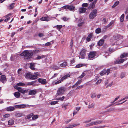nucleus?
<instances>
[{"instance_id": "1", "label": "nucleus", "mask_w": 128, "mask_h": 128, "mask_svg": "<svg viewBox=\"0 0 128 128\" xmlns=\"http://www.w3.org/2000/svg\"><path fill=\"white\" fill-rule=\"evenodd\" d=\"M34 51L31 50L29 52L28 50L25 51L20 55L21 56H24V59L28 60L31 58L34 54Z\"/></svg>"}, {"instance_id": "2", "label": "nucleus", "mask_w": 128, "mask_h": 128, "mask_svg": "<svg viewBox=\"0 0 128 128\" xmlns=\"http://www.w3.org/2000/svg\"><path fill=\"white\" fill-rule=\"evenodd\" d=\"M70 75L69 74H66L60 80L56 82H52V84L53 85H57L60 84L63 82L64 80L67 79L68 77H70Z\"/></svg>"}, {"instance_id": "3", "label": "nucleus", "mask_w": 128, "mask_h": 128, "mask_svg": "<svg viewBox=\"0 0 128 128\" xmlns=\"http://www.w3.org/2000/svg\"><path fill=\"white\" fill-rule=\"evenodd\" d=\"M97 10H94L90 13L89 16V18L90 19H93L97 16Z\"/></svg>"}, {"instance_id": "4", "label": "nucleus", "mask_w": 128, "mask_h": 128, "mask_svg": "<svg viewBox=\"0 0 128 128\" xmlns=\"http://www.w3.org/2000/svg\"><path fill=\"white\" fill-rule=\"evenodd\" d=\"M66 90V88L64 87H61L59 88L58 90L56 95L58 96L62 95L64 93Z\"/></svg>"}, {"instance_id": "5", "label": "nucleus", "mask_w": 128, "mask_h": 128, "mask_svg": "<svg viewBox=\"0 0 128 128\" xmlns=\"http://www.w3.org/2000/svg\"><path fill=\"white\" fill-rule=\"evenodd\" d=\"M17 86L16 87V89L21 94H24L27 93L28 92V90H24L21 88H17Z\"/></svg>"}, {"instance_id": "6", "label": "nucleus", "mask_w": 128, "mask_h": 128, "mask_svg": "<svg viewBox=\"0 0 128 128\" xmlns=\"http://www.w3.org/2000/svg\"><path fill=\"white\" fill-rule=\"evenodd\" d=\"M63 8L65 9L67 8L71 11H74L75 7L72 6L67 5L64 6Z\"/></svg>"}, {"instance_id": "7", "label": "nucleus", "mask_w": 128, "mask_h": 128, "mask_svg": "<svg viewBox=\"0 0 128 128\" xmlns=\"http://www.w3.org/2000/svg\"><path fill=\"white\" fill-rule=\"evenodd\" d=\"M125 61L124 59L122 58H121L120 57L117 59L115 63L116 64H121L123 62Z\"/></svg>"}, {"instance_id": "8", "label": "nucleus", "mask_w": 128, "mask_h": 128, "mask_svg": "<svg viewBox=\"0 0 128 128\" xmlns=\"http://www.w3.org/2000/svg\"><path fill=\"white\" fill-rule=\"evenodd\" d=\"M85 55V50H82L80 53L79 58H84Z\"/></svg>"}, {"instance_id": "9", "label": "nucleus", "mask_w": 128, "mask_h": 128, "mask_svg": "<svg viewBox=\"0 0 128 128\" xmlns=\"http://www.w3.org/2000/svg\"><path fill=\"white\" fill-rule=\"evenodd\" d=\"M78 27L82 26L84 24V21L83 20L82 18H80L78 20Z\"/></svg>"}, {"instance_id": "10", "label": "nucleus", "mask_w": 128, "mask_h": 128, "mask_svg": "<svg viewBox=\"0 0 128 128\" xmlns=\"http://www.w3.org/2000/svg\"><path fill=\"white\" fill-rule=\"evenodd\" d=\"M39 82L41 83L42 84L45 85L47 84L46 80L44 79L39 78L38 79Z\"/></svg>"}, {"instance_id": "11", "label": "nucleus", "mask_w": 128, "mask_h": 128, "mask_svg": "<svg viewBox=\"0 0 128 128\" xmlns=\"http://www.w3.org/2000/svg\"><path fill=\"white\" fill-rule=\"evenodd\" d=\"M34 74V75L32 74L31 80H34L38 78V73L37 72L35 73Z\"/></svg>"}, {"instance_id": "12", "label": "nucleus", "mask_w": 128, "mask_h": 128, "mask_svg": "<svg viewBox=\"0 0 128 128\" xmlns=\"http://www.w3.org/2000/svg\"><path fill=\"white\" fill-rule=\"evenodd\" d=\"M97 0H95L92 3L90 4V6L89 7V8L90 9L91 8L93 9L94 8L95 5L96 3Z\"/></svg>"}, {"instance_id": "13", "label": "nucleus", "mask_w": 128, "mask_h": 128, "mask_svg": "<svg viewBox=\"0 0 128 128\" xmlns=\"http://www.w3.org/2000/svg\"><path fill=\"white\" fill-rule=\"evenodd\" d=\"M96 53L95 52H90L88 56L89 58H91L95 57Z\"/></svg>"}, {"instance_id": "14", "label": "nucleus", "mask_w": 128, "mask_h": 128, "mask_svg": "<svg viewBox=\"0 0 128 128\" xmlns=\"http://www.w3.org/2000/svg\"><path fill=\"white\" fill-rule=\"evenodd\" d=\"M0 81L3 83H4L6 81V78L5 76L2 75L1 76Z\"/></svg>"}, {"instance_id": "15", "label": "nucleus", "mask_w": 128, "mask_h": 128, "mask_svg": "<svg viewBox=\"0 0 128 128\" xmlns=\"http://www.w3.org/2000/svg\"><path fill=\"white\" fill-rule=\"evenodd\" d=\"M26 83H23L22 82H20L17 84L16 85L14 86V88H16V87L17 86V88H20V87H18L19 86H26Z\"/></svg>"}, {"instance_id": "16", "label": "nucleus", "mask_w": 128, "mask_h": 128, "mask_svg": "<svg viewBox=\"0 0 128 128\" xmlns=\"http://www.w3.org/2000/svg\"><path fill=\"white\" fill-rule=\"evenodd\" d=\"M50 20V18L48 16L43 17L40 19V20L42 21H48Z\"/></svg>"}, {"instance_id": "17", "label": "nucleus", "mask_w": 128, "mask_h": 128, "mask_svg": "<svg viewBox=\"0 0 128 128\" xmlns=\"http://www.w3.org/2000/svg\"><path fill=\"white\" fill-rule=\"evenodd\" d=\"M37 92L36 90H30L29 92V95H34Z\"/></svg>"}, {"instance_id": "18", "label": "nucleus", "mask_w": 128, "mask_h": 128, "mask_svg": "<svg viewBox=\"0 0 128 128\" xmlns=\"http://www.w3.org/2000/svg\"><path fill=\"white\" fill-rule=\"evenodd\" d=\"M86 9L83 7L80 8L79 9V12L81 14L84 13L86 10Z\"/></svg>"}, {"instance_id": "19", "label": "nucleus", "mask_w": 128, "mask_h": 128, "mask_svg": "<svg viewBox=\"0 0 128 128\" xmlns=\"http://www.w3.org/2000/svg\"><path fill=\"white\" fill-rule=\"evenodd\" d=\"M24 116V114L21 112H18L16 113L15 114V116L16 117L19 118Z\"/></svg>"}, {"instance_id": "20", "label": "nucleus", "mask_w": 128, "mask_h": 128, "mask_svg": "<svg viewBox=\"0 0 128 128\" xmlns=\"http://www.w3.org/2000/svg\"><path fill=\"white\" fill-rule=\"evenodd\" d=\"M104 40L103 39H101L98 43V45L99 46H102L104 43Z\"/></svg>"}, {"instance_id": "21", "label": "nucleus", "mask_w": 128, "mask_h": 128, "mask_svg": "<svg viewBox=\"0 0 128 128\" xmlns=\"http://www.w3.org/2000/svg\"><path fill=\"white\" fill-rule=\"evenodd\" d=\"M10 116V115L8 114H6L3 116V118L2 119V120H4L6 118H7Z\"/></svg>"}, {"instance_id": "22", "label": "nucleus", "mask_w": 128, "mask_h": 128, "mask_svg": "<svg viewBox=\"0 0 128 128\" xmlns=\"http://www.w3.org/2000/svg\"><path fill=\"white\" fill-rule=\"evenodd\" d=\"M15 109L14 107H10L6 108V110L8 111L12 112Z\"/></svg>"}, {"instance_id": "23", "label": "nucleus", "mask_w": 128, "mask_h": 128, "mask_svg": "<svg viewBox=\"0 0 128 128\" xmlns=\"http://www.w3.org/2000/svg\"><path fill=\"white\" fill-rule=\"evenodd\" d=\"M93 34H90L86 38V40L88 42L90 41L92 38Z\"/></svg>"}, {"instance_id": "24", "label": "nucleus", "mask_w": 128, "mask_h": 128, "mask_svg": "<svg viewBox=\"0 0 128 128\" xmlns=\"http://www.w3.org/2000/svg\"><path fill=\"white\" fill-rule=\"evenodd\" d=\"M128 57V53H124L121 55L120 58H123Z\"/></svg>"}, {"instance_id": "25", "label": "nucleus", "mask_w": 128, "mask_h": 128, "mask_svg": "<svg viewBox=\"0 0 128 128\" xmlns=\"http://www.w3.org/2000/svg\"><path fill=\"white\" fill-rule=\"evenodd\" d=\"M14 95L15 97L16 98H18L20 96V94L18 92H17L14 94Z\"/></svg>"}, {"instance_id": "26", "label": "nucleus", "mask_w": 128, "mask_h": 128, "mask_svg": "<svg viewBox=\"0 0 128 128\" xmlns=\"http://www.w3.org/2000/svg\"><path fill=\"white\" fill-rule=\"evenodd\" d=\"M14 121L12 120H10L8 122V124L9 125H12L14 124Z\"/></svg>"}, {"instance_id": "27", "label": "nucleus", "mask_w": 128, "mask_h": 128, "mask_svg": "<svg viewBox=\"0 0 128 128\" xmlns=\"http://www.w3.org/2000/svg\"><path fill=\"white\" fill-rule=\"evenodd\" d=\"M33 114L32 113L30 114L27 115L25 118V119L26 120H27L28 119H30L31 118V117L33 116Z\"/></svg>"}, {"instance_id": "28", "label": "nucleus", "mask_w": 128, "mask_h": 128, "mask_svg": "<svg viewBox=\"0 0 128 128\" xmlns=\"http://www.w3.org/2000/svg\"><path fill=\"white\" fill-rule=\"evenodd\" d=\"M44 56L43 55H41L40 56H38L36 58V59L37 60H40L42 58H45Z\"/></svg>"}, {"instance_id": "29", "label": "nucleus", "mask_w": 128, "mask_h": 128, "mask_svg": "<svg viewBox=\"0 0 128 128\" xmlns=\"http://www.w3.org/2000/svg\"><path fill=\"white\" fill-rule=\"evenodd\" d=\"M32 74L30 73L27 74L26 76V78H27L30 79L31 80V78L32 77Z\"/></svg>"}, {"instance_id": "30", "label": "nucleus", "mask_w": 128, "mask_h": 128, "mask_svg": "<svg viewBox=\"0 0 128 128\" xmlns=\"http://www.w3.org/2000/svg\"><path fill=\"white\" fill-rule=\"evenodd\" d=\"M86 74V72H83L82 74L78 78L79 79H82L84 77Z\"/></svg>"}, {"instance_id": "31", "label": "nucleus", "mask_w": 128, "mask_h": 128, "mask_svg": "<svg viewBox=\"0 0 128 128\" xmlns=\"http://www.w3.org/2000/svg\"><path fill=\"white\" fill-rule=\"evenodd\" d=\"M84 66H85L84 64H79L77 65L75 67L76 68H78L82 67Z\"/></svg>"}, {"instance_id": "32", "label": "nucleus", "mask_w": 128, "mask_h": 128, "mask_svg": "<svg viewBox=\"0 0 128 128\" xmlns=\"http://www.w3.org/2000/svg\"><path fill=\"white\" fill-rule=\"evenodd\" d=\"M18 108H25L26 105L24 104H22L18 105L17 106Z\"/></svg>"}, {"instance_id": "33", "label": "nucleus", "mask_w": 128, "mask_h": 128, "mask_svg": "<svg viewBox=\"0 0 128 128\" xmlns=\"http://www.w3.org/2000/svg\"><path fill=\"white\" fill-rule=\"evenodd\" d=\"M124 14H122L120 17V22H123L124 21Z\"/></svg>"}, {"instance_id": "34", "label": "nucleus", "mask_w": 128, "mask_h": 128, "mask_svg": "<svg viewBox=\"0 0 128 128\" xmlns=\"http://www.w3.org/2000/svg\"><path fill=\"white\" fill-rule=\"evenodd\" d=\"M60 66L61 67H64L67 66V64L66 62H64L60 65Z\"/></svg>"}, {"instance_id": "35", "label": "nucleus", "mask_w": 128, "mask_h": 128, "mask_svg": "<svg viewBox=\"0 0 128 128\" xmlns=\"http://www.w3.org/2000/svg\"><path fill=\"white\" fill-rule=\"evenodd\" d=\"M38 115H35L34 116L32 117V119L33 120H35L38 119Z\"/></svg>"}, {"instance_id": "36", "label": "nucleus", "mask_w": 128, "mask_h": 128, "mask_svg": "<svg viewBox=\"0 0 128 128\" xmlns=\"http://www.w3.org/2000/svg\"><path fill=\"white\" fill-rule=\"evenodd\" d=\"M56 28L59 31H60L61 29L63 27L62 25H57L56 26Z\"/></svg>"}, {"instance_id": "37", "label": "nucleus", "mask_w": 128, "mask_h": 128, "mask_svg": "<svg viewBox=\"0 0 128 128\" xmlns=\"http://www.w3.org/2000/svg\"><path fill=\"white\" fill-rule=\"evenodd\" d=\"M119 4V2L117 1L116 2L114 5L113 6H112V8H114L116 7V6H117Z\"/></svg>"}, {"instance_id": "38", "label": "nucleus", "mask_w": 128, "mask_h": 128, "mask_svg": "<svg viewBox=\"0 0 128 128\" xmlns=\"http://www.w3.org/2000/svg\"><path fill=\"white\" fill-rule=\"evenodd\" d=\"M101 31V30L100 28H98L96 30V32L98 34L100 33Z\"/></svg>"}, {"instance_id": "39", "label": "nucleus", "mask_w": 128, "mask_h": 128, "mask_svg": "<svg viewBox=\"0 0 128 128\" xmlns=\"http://www.w3.org/2000/svg\"><path fill=\"white\" fill-rule=\"evenodd\" d=\"M94 105L93 104L89 105L88 108L89 109L94 108Z\"/></svg>"}, {"instance_id": "40", "label": "nucleus", "mask_w": 128, "mask_h": 128, "mask_svg": "<svg viewBox=\"0 0 128 128\" xmlns=\"http://www.w3.org/2000/svg\"><path fill=\"white\" fill-rule=\"evenodd\" d=\"M15 58L16 56L14 55H12L10 58L11 60L12 61H14L15 60Z\"/></svg>"}, {"instance_id": "41", "label": "nucleus", "mask_w": 128, "mask_h": 128, "mask_svg": "<svg viewBox=\"0 0 128 128\" xmlns=\"http://www.w3.org/2000/svg\"><path fill=\"white\" fill-rule=\"evenodd\" d=\"M15 3H13L12 4V5L10 6L9 8L10 9H12L14 8V5Z\"/></svg>"}, {"instance_id": "42", "label": "nucleus", "mask_w": 128, "mask_h": 128, "mask_svg": "<svg viewBox=\"0 0 128 128\" xmlns=\"http://www.w3.org/2000/svg\"><path fill=\"white\" fill-rule=\"evenodd\" d=\"M80 124H74L73 125H71L70 126V128H73L74 127H75L78 126L80 125Z\"/></svg>"}, {"instance_id": "43", "label": "nucleus", "mask_w": 128, "mask_h": 128, "mask_svg": "<svg viewBox=\"0 0 128 128\" xmlns=\"http://www.w3.org/2000/svg\"><path fill=\"white\" fill-rule=\"evenodd\" d=\"M114 23V22H110L109 24H108L106 26V28H108L110 26H111L112 25V24Z\"/></svg>"}, {"instance_id": "44", "label": "nucleus", "mask_w": 128, "mask_h": 128, "mask_svg": "<svg viewBox=\"0 0 128 128\" xmlns=\"http://www.w3.org/2000/svg\"><path fill=\"white\" fill-rule=\"evenodd\" d=\"M96 125L97 124L96 122H92L91 124H89V126H91Z\"/></svg>"}, {"instance_id": "45", "label": "nucleus", "mask_w": 128, "mask_h": 128, "mask_svg": "<svg viewBox=\"0 0 128 128\" xmlns=\"http://www.w3.org/2000/svg\"><path fill=\"white\" fill-rule=\"evenodd\" d=\"M88 6V4L87 3H84L82 5V6L84 7H87Z\"/></svg>"}, {"instance_id": "46", "label": "nucleus", "mask_w": 128, "mask_h": 128, "mask_svg": "<svg viewBox=\"0 0 128 128\" xmlns=\"http://www.w3.org/2000/svg\"><path fill=\"white\" fill-rule=\"evenodd\" d=\"M102 122V120H98L96 121V122L97 125L101 123Z\"/></svg>"}, {"instance_id": "47", "label": "nucleus", "mask_w": 128, "mask_h": 128, "mask_svg": "<svg viewBox=\"0 0 128 128\" xmlns=\"http://www.w3.org/2000/svg\"><path fill=\"white\" fill-rule=\"evenodd\" d=\"M58 103L57 101H54L50 103V104L52 105H54L56 104H57Z\"/></svg>"}, {"instance_id": "48", "label": "nucleus", "mask_w": 128, "mask_h": 128, "mask_svg": "<svg viewBox=\"0 0 128 128\" xmlns=\"http://www.w3.org/2000/svg\"><path fill=\"white\" fill-rule=\"evenodd\" d=\"M120 96H119L117 98H116L114 100V101L113 102H111V103H112V105H113L114 104H113L118 99V98H120Z\"/></svg>"}, {"instance_id": "49", "label": "nucleus", "mask_w": 128, "mask_h": 128, "mask_svg": "<svg viewBox=\"0 0 128 128\" xmlns=\"http://www.w3.org/2000/svg\"><path fill=\"white\" fill-rule=\"evenodd\" d=\"M110 70L109 69H108L106 71H105L106 72V74L108 75L110 73Z\"/></svg>"}, {"instance_id": "50", "label": "nucleus", "mask_w": 128, "mask_h": 128, "mask_svg": "<svg viewBox=\"0 0 128 128\" xmlns=\"http://www.w3.org/2000/svg\"><path fill=\"white\" fill-rule=\"evenodd\" d=\"M82 82V80H78L76 84L75 85H76L77 86L79 84H80Z\"/></svg>"}, {"instance_id": "51", "label": "nucleus", "mask_w": 128, "mask_h": 128, "mask_svg": "<svg viewBox=\"0 0 128 128\" xmlns=\"http://www.w3.org/2000/svg\"><path fill=\"white\" fill-rule=\"evenodd\" d=\"M100 76H103L104 74H106V72H105V71H103L102 72H101L100 73Z\"/></svg>"}, {"instance_id": "52", "label": "nucleus", "mask_w": 128, "mask_h": 128, "mask_svg": "<svg viewBox=\"0 0 128 128\" xmlns=\"http://www.w3.org/2000/svg\"><path fill=\"white\" fill-rule=\"evenodd\" d=\"M64 98L65 97L64 96H63L62 98H60L58 99H57V100H60L61 101H63Z\"/></svg>"}, {"instance_id": "53", "label": "nucleus", "mask_w": 128, "mask_h": 128, "mask_svg": "<svg viewBox=\"0 0 128 128\" xmlns=\"http://www.w3.org/2000/svg\"><path fill=\"white\" fill-rule=\"evenodd\" d=\"M62 19L64 21H66L69 20V18H68L64 17L62 18Z\"/></svg>"}, {"instance_id": "54", "label": "nucleus", "mask_w": 128, "mask_h": 128, "mask_svg": "<svg viewBox=\"0 0 128 128\" xmlns=\"http://www.w3.org/2000/svg\"><path fill=\"white\" fill-rule=\"evenodd\" d=\"M30 67H34L35 66V64L34 63H30Z\"/></svg>"}, {"instance_id": "55", "label": "nucleus", "mask_w": 128, "mask_h": 128, "mask_svg": "<svg viewBox=\"0 0 128 128\" xmlns=\"http://www.w3.org/2000/svg\"><path fill=\"white\" fill-rule=\"evenodd\" d=\"M84 86L83 85H81L79 86H78L76 88V90H78L79 89H81L83 88Z\"/></svg>"}, {"instance_id": "56", "label": "nucleus", "mask_w": 128, "mask_h": 128, "mask_svg": "<svg viewBox=\"0 0 128 128\" xmlns=\"http://www.w3.org/2000/svg\"><path fill=\"white\" fill-rule=\"evenodd\" d=\"M113 84V82H112L110 84H109L107 86L106 88L111 87Z\"/></svg>"}, {"instance_id": "57", "label": "nucleus", "mask_w": 128, "mask_h": 128, "mask_svg": "<svg viewBox=\"0 0 128 128\" xmlns=\"http://www.w3.org/2000/svg\"><path fill=\"white\" fill-rule=\"evenodd\" d=\"M125 76V74L122 73L121 74V78H124Z\"/></svg>"}, {"instance_id": "58", "label": "nucleus", "mask_w": 128, "mask_h": 128, "mask_svg": "<svg viewBox=\"0 0 128 128\" xmlns=\"http://www.w3.org/2000/svg\"><path fill=\"white\" fill-rule=\"evenodd\" d=\"M102 81V80H98V81L95 84H99Z\"/></svg>"}, {"instance_id": "59", "label": "nucleus", "mask_w": 128, "mask_h": 128, "mask_svg": "<svg viewBox=\"0 0 128 128\" xmlns=\"http://www.w3.org/2000/svg\"><path fill=\"white\" fill-rule=\"evenodd\" d=\"M51 44L50 42H48L46 43L45 44V46H50Z\"/></svg>"}, {"instance_id": "60", "label": "nucleus", "mask_w": 128, "mask_h": 128, "mask_svg": "<svg viewBox=\"0 0 128 128\" xmlns=\"http://www.w3.org/2000/svg\"><path fill=\"white\" fill-rule=\"evenodd\" d=\"M109 50L110 52H114L116 50H113L112 48H109Z\"/></svg>"}, {"instance_id": "61", "label": "nucleus", "mask_w": 128, "mask_h": 128, "mask_svg": "<svg viewBox=\"0 0 128 128\" xmlns=\"http://www.w3.org/2000/svg\"><path fill=\"white\" fill-rule=\"evenodd\" d=\"M34 82H30L28 83L27 84V85L28 86L31 85L33 84H34Z\"/></svg>"}, {"instance_id": "62", "label": "nucleus", "mask_w": 128, "mask_h": 128, "mask_svg": "<svg viewBox=\"0 0 128 128\" xmlns=\"http://www.w3.org/2000/svg\"><path fill=\"white\" fill-rule=\"evenodd\" d=\"M54 69L55 70H58L59 69V68L56 66H54Z\"/></svg>"}, {"instance_id": "63", "label": "nucleus", "mask_w": 128, "mask_h": 128, "mask_svg": "<svg viewBox=\"0 0 128 128\" xmlns=\"http://www.w3.org/2000/svg\"><path fill=\"white\" fill-rule=\"evenodd\" d=\"M58 75V74H54V76L52 77L51 78H54L56 77Z\"/></svg>"}, {"instance_id": "64", "label": "nucleus", "mask_w": 128, "mask_h": 128, "mask_svg": "<svg viewBox=\"0 0 128 128\" xmlns=\"http://www.w3.org/2000/svg\"><path fill=\"white\" fill-rule=\"evenodd\" d=\"M73 41L72 40L70 42V46H71V48H72V46H73Z\"/></svg>"}]
</instances>
